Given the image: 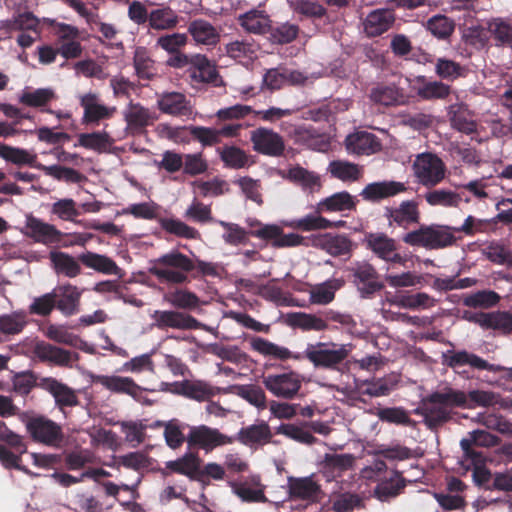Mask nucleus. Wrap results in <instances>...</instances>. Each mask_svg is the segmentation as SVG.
Returning <instances> with one entry per match:
<instances>
[{
  "label": "nucleus",
  "instance_id": "nucleus-1",
  "mask_svg": "<svg viewBox=\"0 0 512 512\" xmlns=\"http://www.w3.org/2000/svg\"><path fill=\"white\" fill-rule=\"evenodd\" d=\"M466 404V393L445 387L424 398L416 409L421 414L429 427H435L446 422L450 417L448 407H458Z\"/></svg>",
  "mask_w": 512,
  "mask_h": 512
},
{
  "label": "nucleus",
  "instance_id": "nucleus-2",
  "mask_svg": "<svg viewBox=\"0 0 512 512\" xmlns=\"http://www.w3.org/2000/svg\"><path fill=\"white\" fill-rule=\"evenodd\" d=\"M195 269V263L179 251H171L154 260L150 274L162 283L184 284L189 281L188 273Z\"/></svg>",
  "mask_w": 512,
  "mask_h": 512
},
{
  "label": "nucleus",
  "instance_id": "nucleus-3",
  "mask_svg": "<svg viewBox=\"0 0 512 512\" xmlns=\"http://www.w3.org/2000/svg\"><path fill=\"white\" fill-rule=\"evenodd\" d=\"M19 420L25 425L28 435L35 443L49 447H59L63 444L65 434L62 426L47 416L23 411L19 414Z\"/></svg>",
  "mask_w": 512,
  "mask_h": 512
},
{
  "label": "nucleus",
  "instance_id": "nucleus-4",
  "mask_svg": "<svg viewBox=\"0 0 512 512\" xmlns=\"http://www.w3.org/2000/svg\"><path fill=\"white\" fill-rule=\"evenodd\" d=\"M403 242L410 246L428 250L443 249L455 243L452 227L442 225H421L419 229L406 233Z\"/></svg>",
  "mask_w": 512,
  "mask_h": 512
},
{
  "label": "nucleus",
  "instance_id": "nucleus-5",
  "mask_svg": "<svg viewBox=\"0 0 512 512\" xmlns=\"http://www.w3.org/2000/svg\"><path fill=\"white\" fill-rule=\"evenodd\" d=\"M412 172L418 184L433 188L445 179L447 167L437 154L423 152L415 156Z\"/></svg>",
  "mask_w": 512,
  "mask_h": 512
},
{
  "label": "nucleus",
  "instance_id": "nucleus-6",
  "mask_svg": "<svg viewBox=\"0 0 512 512\" xmlns=\"http://www.w3.org/2000/svg\"><path fill=\"white\" fill-rule=\"evenodd\" d=\"M352 351L351 344L318 342L309 345L305 350V357L315 366L328 369H337Z\"/></svg>",
  "mask_w": 512,
  "mask_h": 512
},
{
  "label": "nucleus",
  "instance_id": "nucleus-7",
  "mask_svg": "<svg viewBox=\"0 0 512 512\" xmlns=\"http://www.w3.org/2000/svg\"><path fill=\"white\" fill-rule=\"evenodd\" d=\"M262 384L274 397L292 400L302 387V376L295 371L272 373L262 376Z\"/></svg>",
  "mask_w": 512,
  "mask_h": 512
},
{
  "label": "nucleus",
  "instance_id": "nucleus-8",
  "mask_svg": "<svg viewBox=\"0 0 512 512\" xmlns=\"http://www.w3.org/2000/svg\"><path fill=\"white\" fill-rule=\"evenodd\" d=\"M151 318L153 325L160 330L168 328L177 330H211L206 324L199 322L192 315L177 310H155L151 314Z\"/></svg>",
  "mask_w": 512,
  "mask_h": 512
},
{
  "label": "nucleus",
  "instance_id": "nucleus-9",
  "mask_svg": "<svg viewBox=\"0 0 512 512\" xmlns=\"http://www.w3.org/2000/svg\"><path fill=\"white\" fill-rule=\"evenodd\" d=\"M353 283L356 285L362 298H370L373 294L383 289L384 285L379 281L376 268L367 261H357L350 268Z\"/></svg>",
  "mask_w": 512,
  "mask_h": 512
},
{
  "label": "nucleus",
  "instance_id": "nucleus-10",
  "mask_svg": "<svg viewBox=\"0 0 512 512\" xmlns=\"http://www.w3.org/2000/svg\"><path fill=\"white\" fill-rule=\"evenodd\" d=\"M444 363L450 368H458L460 366L469 365L471 368L477 370H487L491 372H506V378L512 380V367L506 368L501 365L491 364L485 359L476 354L470 353L466 350L460 351H447L444 354Z\"/></svg>",
  "mask_w": 512,
  "mask_h": 512
},
{
  "label": "nucleus",
  "instance_id": "nucleus-11",
  "mask_svg": "<svg viewBox=\"0 0 512 512\" xmlns=\"http://www.w3.org/2000/svg\"><path fill=\"white\" fill-rule=\"evenodd\" d=\"M253 150L259 154L280 157L285 151L283 137L272 129L259 127L250 132Z\"/></svg>",
  "mask_w": 512,
  "mask_h": 512
},
{
  "label": "nucleus",
  "instance_id": "nucleus-12",
  "mask_svg": "<svg viewBox=\"0 0 512 512\" xmlns=\"http://www.w3.org/2000/svg\"><path fill=\"white\" fill-rule=\"evenodd\" d=\"M79 101L83 108V124H99L101 121L111 119L117 111L115 106L103 104L99 94L95 92L79 96Z\"/></svg>",
  "mask_w": 512,
  "mask_h": 512
},
{
  "label": "nucleus",
  "instance_id": "nucleus-13",
  "mask_svg": "<svg viewBox=\"0 0 512 512\" xmlns=\"http://www.w3.org/2000/svg\"><path fill=\"white\" fill-rule=\"evenodd\" d=\"M365 243L378 258L391 263L404 265L406 259L397 253L396 241L382 232L369 233L365 236Z\"/></svg>",
  "mask_w": 512,
  "mask_h": 512
},
{
  "label": "nucleus",
  "instance_id": "nucleus-14",
  "mask_svg": "<svg viewBox=\"0 0 512 512\" xmlns=\"http://www.w3.org/2000/svg\"><path fill=\"white\" fill-rule=\"evenodd\" d=\"M22 232L35 242L44 245L59 243L63 236V233L55 225L44 222L32 214L26 215L25 226Z\"/></svg>",
  "mask_w": 512,
  "mask_h": 512
},
{
  "label": "nucleus",
  "instance_id": "nucleus-15",
  "mask_svg": "<svg viewBox=\"0 0 512 512\" xmlns=\"http://www.w3.org/2000/svg\"><path fill=\"white\" fill-rule=\"evenodd\" d=\"M187 443L190 447L200 446L202 448H215L218 446L229 445L231 438L221 433L218 429L207 425L190 427L187 434Z\"/></svg>",
  "mask_w": 512,
  "mask_h": 512
},
{
  "label": "nucleus",
  "instance_id": "nucleus-16",
  "mask_svg": "<svg viewBox=\"0 0 512 512\" xmlns=\"http://www.w3.org/2000/svg\"><path fill=\"white\" fill-rule=\"evenodd\" d=\"M384 216L388 221L389 227L397 225L407 229L410 225L419 223V206L414 200H405L402 201L398 207H386Z\"/></svg>",
  "mask_w": 512,
  "mask_h": 512
},
{
  "label": "nucleus",
  "instance_id": "nucleus-17",
  "mask_svg": "<svg viewBox=\"0 0 512 512\" xmlns=\"http://www.w3.org/2000/svg\"><path fill=\"white\" fill-rule=\"evenodd\" d=\"M311 245L333 257L350 256L353 242L343 234H318L311 237Z\"/></svg>",
  "mask_w": 512,
  "mask_h": 512
},
{
  "label": "nucleus",
  "instance_id": "nucleus-18",
  "mask_svg": "<svg viewBox=\"0 0 512 512\" xmlns=\"http://www.w3.org/2000/svg\"><path fill=\"white\" fill-rule=\"evenodd\" d=\"M38 386L52 395L55 405L64 410L67 407H75L79 404L77 393L65 383L53 377L40 379Z\"/></svg>",
  "mask_w": 512,
  "mask_h": 512
},
{
  "label": "nucleus",
  "instance_id": "nucleus-19",
  "mask_svg": "<svg viewBox=\"0 0 512 512\" xmlns=\"http://www.w3.org/2000/svg\"><path fill=\"white\" fill-rule=\"evenodd\" d=\"M464 454L459 460V470L467 473L472 470L473 480L476 485L483 486L491 479V472L487 469L486 458L478 450H463Z\"/></svg>",
  "mask_w": 512,
  "mask_h": 512
},
{
  "label": "nucleus",
  "instance_id": "nucleus-20",
  "mask_svg": "<svg viewBox=\"0 0 512 512\" xmlns=\"http://www.w3.org/2000/svg\"><path fill=\"white\" fill-rule=\"evenodd\" d=\"M158 109L173 117H187L192 114V105L180 92H163L157 96Z\"/></svg>",
  "mask_w": 512,
  "mask_h": 512
},
{
  "label": "nucleus",
  "instance_id": "nucleus-21",
  "mask_svg": "<svg viewBox=\"0 0 512 512\" xmlns=\"http://www.w3.org/2000/svg\"><path fill=\"white\" fill-rule=\"evenodd\" d=\"M56 308L65 316H71L79 312L82 290L70 283L57 286L53 291Z\"/></svg>",
  "mask_w": 512,
  "mask_h": 512
},
{
  "label": "nucleus",
  "instance_id": "nucleus-22",
  "mask_svg": "<svg viewBox=\"0 0 512 512\" xmlns=\"http://www.w3.org/2000/svg\"><path fill=\"white\" fill-rule=\"evenodd\" d=\"M123 119L127 130L139 133L154 122L155 116L149 108L130 101L123 110Z\"/></svg>",
  "mask_w": 512,
  "mask_h": 512
},
{
  "label": "nucleus",
  "instance_id": "nucleus-23",
  "mask_svg": "<svg viewBox=\"0 0 512 512\" xmlns=\"http://www.w3.org/2000/svg\"><path fill=\"white\" fill-rule=\"evenodd\" d=\"M32 352L41 362H48L56 366H69L75 359V353L54 346L45 341H37Z\"/></svg>",
  "mask_w": 512,
  "mask_h": 512
},
{
  "label": "nucleus",
  "instance_id": "nucleus-24",
  "mask_svg": "<svg viewBox=\"0 0 512 512\" xmlns=\"http://www.w3.org/2000/svg\"><path fill=\"white\" fill-rule=\"evenodd\" d=\"M407 186L399 181H379L366 185L360 193V196L369 202H378L386 198L394 197L404 193Z\"/></svg>",
  "mask_w": 512,
  "mask_h": 512
},
{
  "label": "nucleus",
  "instance_id": "nucleus-25",
  "mask_svg": "<svg viewBox=\"0 0 512 512\" xmlns=\"http://www.w3.org/2000/svg\"><path fill=\"white\" fill-rule=\"evenodd\" d=\"M280 175L283 179L300 186L305 192L314 193L321 188L320 176L300 165L291 166L286 171L280 172Z\"/></svg>",
  "mask_w": 512,
  "mask_h": 512
},
{
  "label": "nucleus",
  "instance_id": "nucleus-26",
  "mask_svg": "<svg viewBox=\"0 0 512 512\" xmlns=\"http://www.w3.org/2000/svg\"><path fill=\"white\" fill-rule=\"evenodd\" d=\"M241 28L250 34L265 35L271 30L272 20L265 10L251 9L237 18Z\"/></svg>",
  "mask_w": 512,
  "mask_h": 512
},
{
  "label": "nucleus",
  "instance_id": "nucleus-27",
  "mask_svg": "<svg viewBox=\"0 0 512 512\" xmlns=\"http://www.w3.org/2000/svg\"><path fill=\"white\" fill-rule=\"evenodd\" d=\"M395 22V14L391 9L371 11L363 21L367 36L376 37L388 31Z\"/></svg>",
  "mask_w": 512,
  "mask_h": 512
},
{
  "label": "nucleus",
  "instance_id": "nucleus-28",
  "mask_svg": "<svg viewBox=\"0 0 512 512\" xmlns=\"http://www.w3.org/2000/svg\"><path fill=\"white\" fill-rule=\"evenodd\" d=\"M345 143L347 150L356 155H371L381 150L377 137L365 131L348 135Z\"/></svg>",
  "mask_w": 512,
  "mask_h": 512
},
{
  "label": "nucleus",
  "instance_id": "nucleus-29",
  "mask_svg": "<svg viewBox=\"0 0 512 512\" xmlns=\"http://www.w3.org/2000/svg\"><path fill=\"white\" fill-rule=\"evenodd\" d=\"M202 459L198 453L188 450L183 456L176 460L167 461L165 468L170 472L177 473L188 477L192 481H196Z\"/></svg>",
  "mask_w": 512,
  "mask_h": 512
},
{
  "label": "nucleus",
  "instance_id": "nucleus-30",
  "mask_svg": "<svg viewBox=\"0 0 512 512\" xmlns=\"http://www.w3.org/2000/svg\"><path fill=\"white\" fill-rule=\"evenodd\" d=\"M93 381L97 384L102 385L114 393H124L132 396L133 398L138 397L141 392V388L137 385L132 378L122 377L116 375H96L93 377Z\"/></svg>",
  "mask_w": 512,
  "mask_h": 512
},
{
  "label": "nucleus",
  "instance_id": "nucleus-31",
  "mask_svg": "<svg viewBox=\"0 0 512 512\" xmlns=\"http://www.w3.org/2000/svg\"><path fill=\"white\" fill-rule=\"evenodd\" d=\"M272 433L269 425L262 421L240 429L237 433V440L245 446L259 445L263 446L269 443Z\"/></svg>",
  "mask_w": 512,
  "mask_h": 512
},
{
  "label": "nucleus",
  "instance_id": "nucleus-32",
  "mask_svg": "<svg viewBox=\"0 0 512 512\" xmlns=\"http://www.w3.org/2000/svg\"><path fill=\"white\" fill-rule=\"evenodd\" d=\"M49 260L51 267L57 275L75 278L82 272L77 259L66 252L52 250L49 252Z\"/></svg>",
  "mask_w": 512,
  "mask_h": 512
},
{
  "label": "nucleus",
  "instance_id": "nucleus-33",
  "mask_svg": "<svg viewBox=\"0 0 512 512\" xmlns=\"http://www.w3.org/2000/svg\"><path fill=\"white\" fill-rule=\"evenodd\" d=\"M79 261L87 268L93 269L99 273L117 275L119 277L122 276L121 268L114 260L106 255L88 251L79 256Z\"/></svg>",
  "mask_w": 512,
  "mask_h": 512
},
{
  "label": "nucleus",
  "instance_id": "nucleus-34",
  "mask_svg": "<svg viewBox=\"0 0 512 512\" xmlns=\"http://www.w3.org/2000/svg\"><path fill=\"white\" fill-rule=\"evenodd\" d=\"M369 97L375 104L396 106L405 103L403 91L394 84H378L370 90Z\"/></svg>",
  "mask_w": 512,
  "mask_h": 512
},
{
  "label": "nucleus",
  "instance_id": "nucleus-35",
  "mask_svg": "<svg viewBox=\"0 0 512 512\" xmlns=\"http://www.w3.org/2000/svg\"><path fill=\"white\" fill-rule=\"evenodd\" d=\"M188 32L198 44L216 45L220 40L219 31L204 19H195L188 25Z\"/></svg>",
  "mask_w": 512,
  "mask_h": 512
},
{
  "label": "nucleus",
  "instance_id": "nucleus-36",
  "mask_svg": "<svg viewBox=\"0 0 512 512\" xmlns=\"http://www.w3.org/2000/svg\"><path fill=\"white\" fill-rule=\"evenodd\" d=\"M219 156L226 167L235 170L248 169L255 163L252 155L236 146H224Z\"/></svg>",
  "mask_w": 512,
  "mask_h": 512
},
{
  "label": "nucleus",
  "instance_id": "nucleus-37",
  "mask_svg": "<svg viewBox=\"0 0 512 512\" xmlns=\"http://www.w3.org/2000/svg\"><path fill=\"white\" fill-rule=\"evenodd\" d=\"M355 207V197L350 193L343 191L321 200L316 206V212L319 214L323 212H343L347 210H354Z\"/></svg>",
  "mask_w": 512,
  "mask_h": 512
},
{
  "label": "nucleus",
  "instance_id": "nucleus-38",
  "mask_svg": "<svg viewBox=\"0 0 512 512\" xmlns=\"http://www.w3.org/2000/svg\"><path fill=\"white\" fill-rule=\"evenodd\" d=\"M293 229L302 231L325 230L329 228H340L345 225L342 220L332 222L320 215L309 214L302 218L292 220L286 224Z\"/></svg>",
  "mask_w": 512,
  "mask_h": 512
},
{
  "label": "nucleus",
  "instance_id": "nucleus-39",
  "mask_svg": "<svg viewBox=\"0 0 512 512\" xmlns=\"http://www.w3.org/2000/svg\"><path fill=\"white\" fill-rule=\"evenodd\" d=\"M175 391L196 401H206L216 394V390L203 381L185 380L176 385Z\"/></svg>",
  "mask_w": 512,
  "mask_h": 512
},
{
  "label": "nucleus",
  "instance_id": "nucleus-40",
  "mask_svg": "<svg viewBox=\"0 0 512 512\" xmlns=\"http://www.w3.org/2000/svg\"><path fill=\"white\" fill-rule=\"evenodd\" d=\"M344 285L341 278L329 279L314 286L309 292V300L312 304L326 305L334 300L335 292Z\"/></svg>",
  "mask_w": 512,
  "mask_h": 512
},
{
  "label": "nucleus",
  "instance_id": "nucleus-41",
  "mask_svg": "<svg viewBox=\"0 0 512 512\" xmlns=\"http://www.w3.org/2000/svg\"><path fill=\"white\" fill-rule=\"evenodd\" d=\"M250 345L254 351L263 356H270L282 361L291 358L300 359L299 355H294L288 348L279 346L261 337L252 338Z\"/></svg>",
  "mask_w": 512,
  "mask_h": 512
},
{
  "label": "nucleus",
  "instance_id": "nucleus-42",
  "mask_svg": "<svg viewBox=\"0 0 512 512\" xmlns=\"http://www.w3.org/2000/svg\"><path fill=\"white\" fill-rule=\"evenodd\" d=\"M390 303L403 309L419 310L433 308L437 300L425 292L396 296Z\"/></svg>",
  "mask_w": 512,
  "mask_h": 512
},
{
  "label": "nucleus",
  "instance_id": "nucleus-43",
  "mask_svg": "<svg viewBox=\"0 0 512 512\" xmlns=\"http://www.w3.org/2000/svg\"><path fill=\"white\" fill-rule=\"evenodd\" d=\"M192 64L194 66V70L192 72V77L194 79L212 83L215 86H219L222 83L215 65L212 64L205 56L196 55L192 58Z\"/></svg>",
  "mask_w": 512,
  "mask_h": 512
},
{
  "label": "nucleus",
  "instance_id": "nucleus-44",
  "mask_svg": "<svg viewBox=\"0 0 512 512\" xmlns=\"http://www.w3.org/2000/svg\"><path fill=\"white\" fill-rule=\"evenodd\" d=\"M483 330H493L501 335L512 333V313L509 311L485 312Z\"/></svg>",
  "mask_w": 512,
  "mask_h": 512
},
{
  "label": "nucleus",
  "instance_id": "nucleus-45",
  "mask_svg": "<svg viewBox=\"0 0 512 512\" xmlns=\"http://www.w3.org/2000/svg\"><path fill=\"white\" fill-rule=\"evenodd\" d=\"M501 296L493 290H480L463 297V305L473 309H490L499 304Z\"/></svg>",
  "mask_w": 512,
  "mask_h": 512
},
{
  "label": "nucleus",
  "instance_id": "nucleus-46",
  "mask_svg": "<svg viewBox=\"0 0 512 512\" xmlns=\"http://www.w3.org/2000/svg\"><path fill=\"white\" fill-rule=\"evenodd\" d=\"M289 495L291 498L312 499L319 491V486L310 478H293L288 480Z\"/></svg>",
  "mask_w": 512,
  "mask_h": 512
},
{
  "label": "nucleus",
  "instance_id": "nucleus-47",
  "mask_svg": "<svg viewBox=\"0 0 512 512\" xmlns=\"http://www.w3.org/2000/svg\"><path fill=\"white\" fill-rule=\"evenodd\" d=\"M133 63L136 74L140 79L152 80L157 76L155 62L145 48H136Z\"/></svg>",
  "mask_w": 512,
  "mask_h": 512
},
{
  "label": "nucleus",
  "instance_id": "nucleus-48",
  "mask_svg": "<svg viewBox=\"0 0 512 512\" xmlns=\"http://www.w3.org/2000/svg\"><path fill=\"white\" fill-rule=\"evenodd\" d=\"M258 51V45L253 40H235L225 45L226 54L235 59H253Z\"/></svg>",
  "mask_w": 512,
  "mask_h": 512
},
{
  "label": "nucleus",
  "instance_id": "nucleus-49",
  "mask_svg": "<svg viewBox=\"0 0 512 512\" xmlns=\"http://www.w3.org/2000/svg\"><path fill=\"white\" fill-rule=\"evenodd\" d=\"M164 300L177 309L192 310L198 307L199 297L186 289H176L164 295Z\"/></svg>",
  "mask_w": 512,
  "mask_h": 512
},
{
  "label": "nucleus",
  "instance_id": "nucleus-50",
  "mask_svg": "<svg viewBox=\"0 0 512 512\" xmlns=\"http://www.w3.org/2000/svg\"><path fill=\"white\" fill-rule=\"evenodd\" d=\"M288 322L291 326L306 331H323L327 328V323L322 318L302 312L288 314Z\"/></svg>",
  "mask_w": 512,
  "mask_h": 512
},
{
  "label": "nucleus",
  "instance_id": "nucleus-51",
  "mask_svg": "<svg viewBox=\"0 0 512 512\" xmlns=\"http://www.w3.org/2000/svg\"><path fill=\"white\" fill-rule=\"evenodd\" d=\"M500 402V395L493 391L489 390H471L466 394V404L461 405L460 407L465 408H474V407H483L489 408L493 407Z\"/></svg>",
  "mask_w": 512,
  "mask_h": 512
},
{
  "label": "nucleus",
  "instance_id": "nucleus-52",
  "mask_svg": "<svg viewBox=\"0 0 512 512\" xmlns=\"http://www.w3.org/2000/svg\"><path fill=\"white\" fill-rule=\"evenodd\" d=\"M178 15L169 7L153 10L149 14V25L155 30L173 29L178 24Z\"/></svg>",
  "mask_w": 512,
  "mask_h": 512
},
{
  "label": "nucleus",
  "instance_id": "nucleus-53",
  "mask_svg": "<svg viewBox=\"0 0 512 512\" xmlns=\"http://www.w3.org/2000/svg\"><path fill=\"white\" fill-rule=\"evenodd\" d=\"M449 114L450 123L454 129L465 134H471L476 131L477 124L474 120L468 117V113L463 105L451 106Z\"/></svg>",
  "mask_w": 512,
  "mask_h": 512
},
{
  "label": "nucleus",
  "instance_id": "nucleus-54",
  "mask_svg": "<svg viewBox=\"0 0 512 512\" xmlns=\"http://www.w3.org/2000/svg\"><path fill=\"white\" fill-rule=\"evenodd\" d=\"M430 206L456 207L461 201L458 193L448 189H433L424 194Z\"/></svg>",
  "mask_w": 512,
  "mask_h": 512
},
{
  "label": "nucleus",
  "instance_id": "nucleus-55",
  "mask_svg": "<svg viewBox=\"0 0 512 512\" xmlns=\"http://www.w3.org/2000/svg\"><path fill=\"white\" fill-rule=\"evenodd\" d=\"M419 80L423 85L417 88V95L424 100L445 99L451 92V87L441 81H424V77Z\"/></svg>",
  "mask_w": 512,
  "mask_h": 512
},
{
  "label": "nucleus",
  "instance_id": "nucleus-56",
  "mask_svg": "<svg viewBox=\"0 0 512 512\" xmlns=\"http://www.w3.org/2000/svg\"><path fill=\"white\" fill-rule=\"evenodd\" d=\"M426 28L436 38L446 40L454 32L455 23L447 16L438 14L427 21Z\"/></svg>",
  "mask_w": 512,
  "mask_h": 512
},
{
  "label": "nucleus",
  "instance_id": "nucleus-57",
  "mask_svg": "<svg viewBox=\"0 0 512 512\" xmlns=\"http://www.w3.org/2000/svg\"><path fill=\"white\" fill-rule=\"evenodd\" d=\"M117 463L125 468L135 471L153 469V459L150 458L145 451H134L126 455L120 456Z\"/></svg>",
  "mask_w": 512,
  "mask_h": 512
},
{
  "label": "nucleus",
  "instance_id": "nucleus-58",
  "mask_svg": "<svg viewBox=\"0 0 512 512\" xmlns=\"http://www.w3.org/2000/svg\"><path fill=\"white\" fill-rule=\"evenodd\" d=\"M35 167L42 170L45 175L51 176L59 181L63 180L68 183H79L84 179V176L73 168L59 165L46 166L43 164H37Z\"/></svg>",
  "mask_w": 512,
  "mask_h": 512
},
{
  "label": "nucleus",
  "instance_id": "nucleus-59",
  "mask_svg": "<svg viewBox=\"0 0 512 512\" xmlns=\"http://www.w3.org/2000/svg\"><path fill=\"white\" fill-rule=\"evenodd\" d=\"M0 158L15 165H35L36 155L30 154L27 150L0 144Z\"/></svg>",
  "mask_w": 512,
  "mask_h": 512
},
{
  "label": "nucleus",
  "instance_id": "nucleus-60",
  "mask_svg": "<svg viewBox=\"0 0 512 512\" xmlns=\"http://www.w3.org/2000/svg\"><path fill=\"white\" fill-rule=\"evenodd\" d=\"M159 426L164 428L163 435L166 444L170 448H178L187 441V435L184 434V426L177 420H170L167 422H158Z\"/></svg>",
  "mask_w": 512,
  "mask_h": 512
},
{
  "label": "nucleus",
  "instance_id": "nucleus-61",
  "mask_svg": "<svg viewBox=\"0 0 512 512\" xmlns=\"http://www.w3.org/2000/svg\"><path fill=\"white\" fill-rule=\"evenodd\" d=\"M488 31L495 41L496 46L512 47L511 24L501 19H494L488 23Z\"/></svg>",
  "mask_w": 512,
  "mask_h": 512
},
{
  "label": "nucleus",
  "instance_id": "nucleus-62",
  "mask_svg": "<svg viewBox=\"0 0 512 512\" xmlns=\"http://www.w3.org/2000/svg\"><path fill=\"white\" fill-rule=\"evenodd\" d=\"M397 382L396 377H384L374 381H365L363 385L366 387L362 390V394L371 397L388 395L396 387Z\"/></svg>",
  "mask_w": 512,
  "mask_h": 512
},
{
  "label": "nucleus",
  "instance_id": "nucleus-63",
  "mask_svg": "<svg viewBox=\"0 0 512 512\" xmlns=\"http://www.w3.org/2000/svg\"><path fill=\"white\" fill-rule=\"evenodd\" d=\"M277 434L284 435L285 437L304 445H311L315 440L306 426H298L295 424H281L277 428Z\"/></svg>",
  "mask_w": 512,
  "mask_h": 512
},
{
  "label": "nucleus",
  "instance_id": "nucleus-64",
  "mask_svg": "<svg viewBox=\"0 0 512 512\" xmlns=\"http://www.w3.org/2000/svg\"><path fill=\"white\" fill-rule=\"evenodd\" d=\"M435 73L440 79L453 81L464 76L465 69L459 63L441 57L436 60Z\"/></svg>",
  "mask_w": 512,
  "mask_h": 512
}]
</instances>
